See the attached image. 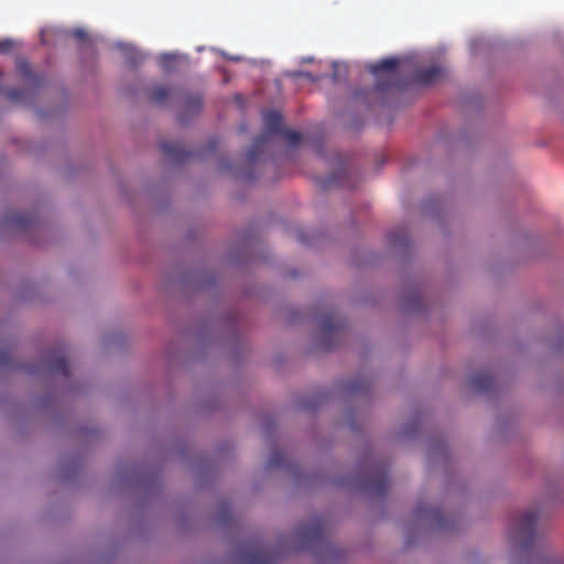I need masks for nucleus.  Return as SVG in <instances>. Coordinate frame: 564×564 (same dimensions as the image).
Segmentation results:
<instances>
[{
  "label": "nucleus",
  "instance_id": "obj_3",
  "mask_svg": "<svg viewBox=\"0 0 564 564\" xmlns=\"http://www.w3.org/2000/svg\"><path fill=\"white\" fill-rule=\"evenodd\" d=\"M325 520L322 517H314L310 524L301 525L295 536L300 540L301 549L311 547L325 540Z\"/></svg>",
  "mask_w": 564,
  "mask_h": 564
},
{
  "label": "nucleus",
  "instance_id": "obj_19",
  "mask_svg": "<svg viewBox=\"0 0 564 564\" xmlns=\"http://www.w3.org/2000/svg\"><path fill=\"white\" fill-rule=\"evenodd\" d=\"M284 462V454L281 451H273L270 455V458L268 460V467H279Z\"/></svg>",
  "mask_w": 564,
  "mask_h": 564
},
{
  "label": "nucleus",
  "instance_id": "obj_2",
  "mask_svg": "<svg viewBox=\"0 0 564 564\" xmlns=\"http://www.w3.org/2000/svg\"><path fill=\"white\" fill-rule=\"evenodd\" d=\"M538 512L534 510L525 511L518 522L510 528V535L516 544L528 549L535 541V525L538 522Z\"/></svg>",
  "mask_w": 564,
  "mask_h": 564
},
{
  "label": "nucleus",
  "instance_id": "obj_8",
  "mask_svg": "<svg viewBox=\"0 0 564 564\" xmlns=\"http://www.w3.org/2000/svg\"><path fill=\"white\" fill-rule=\"evenodd\" d=\"M161 151L166 158L175 163H182L193 155L191 151L177 143L164 142L161 144Z\"/></svg>",
  "mask_w": 564,
  "mask_h": 564
},
{
  "label": "nucleus",
  "instance_id": "obj_7",
  "mask_svg": "<svg viewBox=\"0 0 564 564\" xmlns=\"http://www.w3.org/2000/svg\"><path fill=\"white\" fill-rule=\"evenodd\" d=\"M443 76V68L438 65H432L415 73L414 82L419 85L427 86L438 82Z\"/></svg>",
  "mask_w": 564,
  "mask_h": 564
},
{
  "label": "nucleus",
  "instance_id": "obj_17",
  "mask_svg": "<svg viewBox=\"0 0 564 564\" xmlns=\"http://www.w3.org/2000/svg\"><path fill=\"white\" fill-rule=\"evenodd\" d=\"M202 105H203V101H202L200 96L192 95L185 99L184 106L186 107V109H189L196 113L202 109Z\"/></svg>",
  "mask_w": 564,
  "mask_h": 564
},
{
  "label": "nucleus",
  "instance_id": "obj_23",
  "mask_svg": "<svg viewBox=\"0 0 564 564\" xmlns=\"http://www.w3.org/2000/svg\"><path fill=\"white\" fill-rule=\"evenodd\" d=\"M14 46V43L10 39L0 40V52L9 53Z\"/></svg>",
  "mask_w": 564,
  "mask_h": 564
},
{
  "label": "nucleus",
  "instance_id": "obj_29",
  "mask_svg": "<svg viewBox=\"0 0 564 564\" xmlns=\"http://www.w3.org/2000/svg\"><path fill=\"white\" fill-rule=\"evenodd\" d=\"M360 94H361L360 91H356V94H355V98H356V99H359V98H360Z\"/></svg>",
  "mask_w": 564,
  "mask_h": 564
},
{
  "label": "nucleus",
  "instance_id": "obj_26",
  "mask_svg": "<svg viewBox=\"0 0 564 564\" xmlns=\"http://www.w3.org/2000/svg\"><path fill=\"white\" fill-rule=\"evenodd\" d=\"M118 47L124 52H130L131 47L128 44H118Z\"/></svg>",
  "mask_w": 564,
  "mask_h": 564
},
{
  "label": "nucleus",
  "instance_id": "obj_20",
  "mask_svg": "<svg viewBox=\"0 0 564 564\" xmlns=\"http://www.w3.org/2000/svg\"><path fill=\"white\" fill-rule=\"evenodd\" d=\"M25 90L19 88H12L7 91V97L14 102H20L24 99Z\"/></svg>",
  "mask_w": 564,
  "mask_h": 564
},
{
  "label": "nucleus",
  "instance_id": "obj_6",
  "mask_svg": "<svg viewBox=\"0 0 564 564\" xmlns=\"http://www.w3.org/2000/svg\"><path fill=\"white\" fill-rule=\"evenodd\" d=\"M17 72L23 82L32 88H40L45 84L44 76L33 73L29 62L24 58L17 61Z\"/></svg>",
  "mask_w": 564,
  "mask_h": 564
},
{
  "label": "nucleus",
  "instance_id": "obj_25",
  "mask_svg": "<svg viewBox=\"0 0 564 564\" xmlns=\"http://www.w3.org/2000/svg\"><path fill=\"white\" fill-rule=\"evenodd\" d=\"M294 76H303V77H306L308 79H314L313 76L310 74V73H304V72H299V73H295Z\"/></svg>",
  "mask_w": 564,
  "mask_h": 564
},
{
  "label": "nucleus",
  "instance_id": "obj_18",
  "mask_svg": "<svg viewBox=\"0 0 564 564\" xmlns=\"http://www.w3.org/2000/svg\"><path fill=\"white\" fill-rule=\"evenodd\" d=\"M280 134H282L284 139L288 141V143L291 145L299 144L302 139L301 133L295 130L283 129L282 132H280Z\"/></svg>",
  "mask_w": 564,
  "mask_h": 564
},
{
  "label": "nucleus",
  "instance_id": "obj_4",
  "mask_svg": "<svg viewBox=\"0 0 564 564\" xmlns=\"http://www.w3.org/2000/svg\"><path fill=\"white\" fill-rule=\"evenodd\" d=\"M398 65V58L389 57L370 66V72L373 75L378 76V79L375 85V89L377 91L383 93L389 90L393 86L390 78L394 75Z\"/></svg>",
  "mask_w": 564,
  "mask_h": 564
},
{
  "label": "nucleus",
  "instance_id": "obj_22",
  "mask_svg": "<svg viewBox=\"0 0 564 564\" xmlns=\"http://www.w3.org/2000/svg\"><path fill=\"white\" fill-rule=\"evenodd\" d=\"M72 36L82 43H85L89 40L87 33L83 29H74L72 31Z\"/></svg>",
  "mask_w": 564,
  "mask_h": 564
},
{
  "label": "nucleus",
  "instance_id": "obj_14",
  "mask_svg": "<svg viewBox=\"0 0 564 564\" xmlns=\"http://www.w3.org/2000/svg\"><path fill=\"white\" fill-rule=\"evenodd\" d=\"M348 173H349V171H348L347 166L345 165V166L340 167V170L337 173L332 174L329 176V178L325 180L322 183V186L324 188L330 187L333 185L345 186L346 185V177H347Z\"/></svg>",
  "mask_w": 564,
  "mask_h": 564
},
{
  "label": "nucleus",
  "instance_id": "obj_21",
  "mask_svg": "<svg viewBox=\"0 0 564 564\" xmlns=\"http://www.w3.org/2000/svg\"><path fill=\"white\" fill-rule=\"evenodd\" d=\"M174 62L175 57L172 54H163L160 57V65L165 70H170Z\"/></svg>",
  "mask_w": 564,
  "mask_h": 564
},
{
  "label": "nucleus",
  "instance_id": "obj_15",
  "mask_svg": "<svg viewBox=\"0 0 564 564\" xmlns=\"http://www.w3.org/2000/svg\"><path fill=\"white\" fill-rule=\"evenodd\" d=\"M249 564H273L275 555L264 554L262 551H254L248 554Z\"/></svg>",
  "mask_w": 564,
  "mask_h": 564
},
{
  "label": "nucleus",
  "instance_id": "obj_24",
  "mask_svg": "<svg viewBox=\"0 0 564 564\" xmlns=\"http://www.w3.org/2000/svg\"><path fill=\"white\" fill-rule=\"evenodd\" d=\"M389 241L392 243V245H397L398 242H400V245H402L403 242H405L406 238L405 237H400V238H397V234L395 232H390L389 236Z\"/></svg>",
  "mask_w": 564,
  "mask_h": 564
},
{
  "label": "nucleus",
  "instance_id": "obj_11",
  "mask_svg": "<svg viewBox=\"0 0 564 564\" xmlns=\"http://www.w3.org/2000/svg\"><path fill=\"white\" fill-rule=\"evenodd\" d=\"M415 517L419 520H430L435 523H442L443 520L442 511L438 508L427 507L424 503H420L415 508Z\"/></svg>",
  "mask_w": 564,
  "mask_h": 564
},
{
  "label": "nucleus",
  "instance_id": "obj_27",
  "mask_svg": "<svg viewBox=\"0 0 564 564\" xmlns=\"http://www.w3.org/2000/svg\"><path fill=\"white\" fill-rule=\"evenodd\" d=\"M349 389H350L352 392H356V391H358V390H359V387H358L357 384H355V383H354V384H351V386L349 387Z\"/></svg>",
  "mask_w": 564,
  "mask_h": 564
},
{
  "label": "nucleus",
  "instance_id": "obj_1",
  "mask_svg": "<svg viewBox=\"0 0 564 564\" xmlns=\"http://www.w3.org/2000/svg\"><path fill=\"white\" fill-rule=\"evenodd\" d=\"M263 122L265 131L261 133L254 141L251 149L247 152V160L253 163L258 160L262 148L268 143L270 135L280 134L282 132L283 118L276 110H269L263 113Z\"/></svg>",
  "mask_w": 564,
  "mask_h": 564
},
{
  "label": "nucleus",
  "instance_id": "obj_28",
  "mask_svg": "<svg viewBox=\"0 0 564 564\" xmlns=\"http://www.w3.org/2000/svg\"><path fill=\"white\" fill-rule=\"evenodd\" d=\"M217 147V142L215 140L210 141V148L215 149Z\"/></svg>",
  "mask_w": 564,
  "mask_h": 564
},
{
  "label": "nucleus",
  "instance_id": "obj_12",
  "mask_svg": "<svg viewBox=\"0 0 564 564\" xmlns=\"http://www.w3.org/2000/svg\"><path fill=\"white\" fill-rule=\"evenodd\" d=\"M470 386L477 391H488L494 383L492 377L487 372L475 373L470 378Z\"/></svg>",
  "mask_w": 564,
  "mask_h": 564
},
{
  "label": "nucleus",
  "instance_id": "obj_13",
  "mask_svg": "<svg viewBox=\"0 0 564 564\" xmlns=\"http://www.w3.org/2000/svg\"><path fill=\"white\" fill-rule=\"evenodd\" d=\"M47 367L51 371H53L55 373H59L64 377L69 376L68 362H67L66 358L63 356L52 357L47 362Z\"/></svg>",
  "mask_w": 564,
  "mask_h": 564
},
{
  "label": "nucleus",
  "instance_id": "obj_5",
  "mask_svg": "<svg viewBox=\"0 0 564 564\" xmlns=\"http://www.w3.org/2000/svg\"><path fill=\"white\" fill-rule=\"evenodd\" d=\"M390 486L388 471L384 466L376 465L370 477L366 481V487L375 495L382 496Z\"/></svg>",
  "mask_w": 564,
  "mask_h": 564
},
{
  "label": "nucleus",
  "instance_id": "obj_16",
  "mask_svg": "<svg viewBox=\"0 0 564 564\" xmlns=\"http://www.w3.org/2000/svg\"><path fill=\"white\" fill-rule=\"evenodd\" d=\"M8 223L14 228L26 229L33 223V217L31 215H15L8 219Z\"/></svg>",
  "mask_w": 564,
  "mask_h": 564
},
{
  "label": "nucleus",
  "instance_id": "obj_9",
  "mask_svg": "<svg viewBox=\"0 0 564 564\" xmlns=\"http://www.w3.org/2000/svg\"><path fill=\"white\" fill-rule=\"evenodd\" d=\"M319 324L323 336L326 338L337 337L343 327V324L335 318V314L333 312L323 315Z\"/></svg>",
  "mask_w": 564,
  "mask_h": 564
},
{
  "label": "nucleus",
  "instance_id": "obj_10",
  "mask_svg": "<svg viewBox=\"0 0 564 564\" xmlns=\"http://www.w3.org/2000/svg\"><path fill=\"white\" fill-rule=\"evenodd\" d=\"M173 95V88L166 85H154L148 90V99L153 105L163 106Z\"/></svg>",
  "mask_w": 564,
  "mask_h": 564
}]
</instances>
